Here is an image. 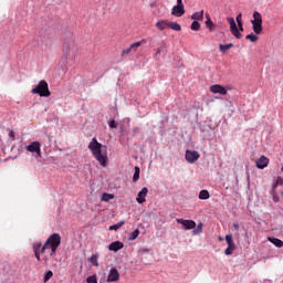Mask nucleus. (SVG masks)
<instances>
[{
	"mask_svg": "<svg viewBox=\"0 0 283 283\" xmlns=\"http://www.w3.org/2000/svg\"><path fill=\"white\" fill-rule=\"evenodd\" d=\"M118 229L120 228L118 227L117 223L109 227V231H118Z\"/></svg>",
	"mask_w": 283,
	"mask_h": 283,
	"instance_id": "40",
	"label": "nucleus"
},
{
	"mask_svg": "<svg viewBox=\"0 0 283 283\" xmlns=\"http://www.w3.org/2000/svg\"><path fill=\"white\" fill-rule=\"evenodd\" d=\"M76 52H78V48L76 46V42H74V40H69L64 43L63 54L65 59H74L76 56Z\"/></svg>",
	"mask_w": 283,
	"mask_h": 283,
	"instance_id": "4",
	"label": "nucleus"
},
{
	"mask_svg": "<svg viewBox=\"0 0 283 283\" xmlns=\"http://www.w3.org/2000/svg\"><path fill=\"white\" fill-rule=\"evenodd\" d=\"M219 240H220V242H222L223 239L221 237H219Z\"/></svg>",
	"mask_w": 283,
	"mask_h": 283,
	"instance_id": "51",
	"label": "nucleus"
},
{
	"mask_svg": "<svg viewBox=\"0 0 283 283\" xmlns=\"http://www.w3.org/2000/svg\"><path fill=\"white\" fill-rule=\"evenodd\" d=\"M160 52H161L160 49H157V52L155 55L158 56V54H160Z\"/></svg>",
	"mask_w": 283,
	"mask_h": 283,
	"instance_id": "49",
	"label": "nucleus"
},
{
	"mask_svg": "<svg viewBox=\"0 0 283 283\" xmlns=\"http://www.w3.org/2000/svg\"><path fill=\"white\" fill-rule=\"evenodd\" d=\"M281 171L283 172V167L281 168Z\"/></svg>",
	"mask_w": 283,
	"mask_h": 283,
	"instance_id": "52",
	"label": "nucleus"
},
{
	"mask_svg": "<svg viewBox=\"0 0 283 283\" xmlns=\"http://www.w3.org/2000/svg\"><path fill=\"white\" fill-rule=\"evenodd\" d=\"M256 167L258 169H265V167H269V158L266 156H262L256 160Z\"/></svg>",
	"mask_w": 283,
	"mask_h": 283,
	"instance_id": "15",
	"label": "nucleus"
},
{
	"mask_svg": "<svg viewBox=\"0 0 283 283\" xmlns=\"http://www.w3.org/2000/svg\"><path fill=\"white\" fill-rule=\"evenodd\" d=\"M117 227L120 229V227H123V224H125V221H119L118 223H116Z\"/></svg>",
	"mask_w": 283,
	"mask_h": 283,
	"instance_id": "47",
	"label": "nucleus"
},
{
	"mask_svg": "<svg viewBox=\"0 0 283 283\" xmlns=\"http://www.w3.org/2000/svg\"><path fill=\"white\" fill-rule=\"evenodd\" d=\"M117 227L120 229V227H123V224H125V221H119L118 223H116Z\"/></svg>",
	"mask_w": 283,
	"mask_h": 283,
	"instance_id": "46",
	"label": "nucleus"
},
{
	"mask_svg": "<svg viewBox=\"0 0 283 283\" xmlns=\"http://www.w3.org/2000/svg\"><path fill=\"white\" fill-rule=\"evenodd\" d=\"M108 125H109L111 129H116V127H118V123H116V120H114V119L111 120Z\"/></svg>",
	"mask_w": 283,
	"mask_h": 283,
	"instance_id": "36",
	"label": "nucleus"
},
{
	"mask_svg": "<svg viewBox=\"0 0 283 283\" xmlns=\"http://www.w3.org/2000/svg\"><path fill=\"white\" fill-rule=\"evenodd\" d=\"M237 23H238V25H241V23H242V13H239L237 15Z\"/></svg>",
	"mask_w": 283,
	"mask_h": 283,
	"instance_id": "39",
	"label": "nucleus"
},
{
	"mask_svg": "<svg viewBox=\"0 0 283 283\" xmlns=\"http://www.w3.org/2000/svg\"><path fill=\"white\" fill-rule=\"evenodd\" d=\"M27 151L41 156V143L32 142L30 145L27 146Z\"/></svg>",
	"mask_w": 283,
	"mask_h": 283,
	"instance_id": "8",
	"label": "nucleus"
},
{
	"mask_svg": "<svg viewBox=\"0 0 283 283\" xmlns=\"http://www.w3.org/2000/svg\"><path fill=\"white\" fill-rule=\"evenodd\" d=\"M88 149L102 167H107V146H103V144L98 143L96 137H94L88 144Z\"/></svg>",
	"mask_w": 283,
	"mask_h": 283,
	"instance_id": "1",
	"label": "nucleus"
},
{
	"mask_svg": "<svg viewBox=\"0 0 283 283\" xmlns=\"http://www.w3.org/2000/svg\"><path fill=\"white\" fill-rule=\"evenodd\" d=\"M140 45H143L142 42H135V43L130 44V49L134 50V52H136L138 50V48H140Z\"/></svg>",
	"mask_w": 283,
	"mask_h": 283,
	"instance_id": "33",
	"label": "nucleus"
},
{
	"mask_svg": "<svg viewBox=\"0 0 283 283\" xmlns=\"http://www.w3.org/2000/svg\"><path fill=\"white\" fill-rule=\"evenodd\" d=\"M210 195H209V190H201L199 192V200H209Z\"/></svg>",
	"mask_w": 283,
	"mask_h": 283,
	"instance_id": "24",
	"label": "nucleus"
},
{
	"mask_svg": "<svg viewBox=\"0 0 283 283\" xmlns=\"http://www.w3.org/2000/svg\"><path fill=\"white\" fill-rule=\"evenodd\" d=\"M54 273L52 271H48L44 275V282L50 281Z\"/></svg>",
	"mask_w": 283,
	"mask_h": 283,
	"instance_id": "34",
	"label": "nucleus"
},
{
	"mask_svg": "<svg viewBox=\"0 0 283 283\" xmlns=\"http://www.w3.org/2000/svg\"><path fill=\"white\" fill-rule=\"evenodd\" d=\"M41 243H33L32 249H33V253H41Z\"/></svg>",
	"mask_w": 283,
	"mask_h": 283,
	"instance_id": "30",
	"label": "nucleus"
},
{
	"mask_svg": "<svg viewBox=\"0 0 283 283\" xmlns=\"http://www.w3.org/2000/svg\"><path fill=\"white\" fill-rule=\"evenodd\" d=\"M191 30H193L195 32H198L200 30V22H198L197 20H193V22L191 23Z\"/></svg>",
	"mask_w": 283,
	"mask_h": 283,
	"instance_id": "29",
	"label": "nucleus"
},
{
	"mask_svg": "<svg viewBox=\"0 0 283 283\" xmlns=\"http://www.w3.org/2000/svg\"><path fill=\"white\" fill-rule=\"evenodd\" d=\"M206 25L208 28V30H213V28L216 27V24H213V21L211 20V15H209V13L206 14Z\"/></svg>",
	"mask_w": 283,
	"mask_h": 283,
	"instance_id": "20",
	"label": "nucleus"
},
{
	"mask_svg": "<svg viewBox=\"0 0 283 283\" xmlns=\"http://www.w3.org/2000/svg\"><path fill=\"white\" fill-rule=\"evenodd\" d=\"M133 132H134V134L136 135V134H138V132H140V128H139V127H134V128H133Z\"/></svg>",
	"mask_w": 283,
	"mask_h": 283,
	"instance_id": "43",
	"label": "nucleus"
},
{
	"mask_svg": "<svg viewBox=\"0 0 283 283\" xmlns=\"http://www.w3.org/2000/svg\"><path fill=\"white\" fill-rule=\"evenodd\" d=\"M168 28L175 32H180V30H182V27H180L178 22H168Z\"/></svg>",
	"mask_w": 283,
	"mask_h": 283,
	"instance_id": "19",
	"label": "nucleus"
},
{
	"mask_svg": "<svg viewBox=\"0 0 283 283\" xmlns=\"http://www.w3.org/2000/svg\"><path fill=\"white\" fill-rule=\"evenodd\" d=\"M46 249H50V248L46 245V243H44L43 245H41V248H40V254L45 253V250H46Z\"/></svg>",
	"mask_w": 283,
	"mask_h": 283,
	"instance_id": "38",
	"label": "nucleus"
},
{
	"mask_svg": "<svg viewBox=\"0 0 283 283\" xmlns=\"http://www.w3.org/2000/svg\"><path fill=\"white\" fill-rule=\"evenodd\" d=\"M210 92L212 94H220L221 96H227V88L220 84H214L210 86Z\"/></svg>",
	"mask_w": 283,
	"mask_h": 283,
	"instance_id": "9",
	"label": "nucleus"
},
{
	"mask_svg": "<svg viewBox=\"0 0 283 283\" xmlns=\"http://www.w3.org/2000/svg\"><path fill=\"white\" fill-rule=\"evenodd\" d=\"M226 242L228 244V248L226 249L224 253L227 255H232V253L235 251V243H233V237L231 234H227Z\"/></svg>",
	"mask_w": 283,
	"mask_h": 283,
	"instance_id": "7",
	"label": "nucleus"
},
{
	"mask_svg": "<svg viewBox=\"0 0 283 283\" xmlns=\"http://www.w3.org/2000/svg\"><path fill=\"white\" fill-rule=\"evenodd\" d=\"M130 53H132V46L124 49L122 51V56H127V54H130Z\"/></svg>",
	"mask_w": 283,
	"mask_h": 283,
	"instance_id": "35",
	"label": "nucleus"
},
{
	"mask_svg": "<svg viewBox=\"0 0 283 283\" xmlns=\"http://www.w3.org/2000/svg\"><path fill=\"white\" fill-rule=\"evenodd\" d=\"M282 185H283V178L282 177H277L274 187H280Z\"/></svg>",
	"mask_w": 283,
	"mask_h": 283,
	"instance_id": "37",
	"label": "nucleus"
},
{
	"mask_svg": "<svg viewBox=\"0 0 283 283\" xmlns=\"http://www.w3.org/2000/svg\"><path fill=\"white\" fill-rule=\"evenodd\" d=\"M273 200H274V202H280V197H277V196H273Z\"/></svg>",
	"mask_w": 283,
	"mask_h": 283,
	"instance_id": "45",
	"label": "nucleus"
},
{
	"mask_svg": "<svg viewBox=\"0 0 283 283\" xmlns=\"http://www.w3.org/2000/svg\"><path fill=\"white\" fill-rule=\"evenodd\" d=\"M10 136H14V133H13V132H11V133H10Z\"/></svg>",
	"mask_w": 283,
	"mask_h": 283,
	"instance_id": "50",
	"label": "nucleus"
},
{
	"mask_svg": "<svg viewBox=\"0 0 283 283\" xmlns=\"http://www.w3.org/2000/svg\"><path fill=\"white\" fill-rule=\"evenodd\" d=\"M44 244H46V247L51 250L50 256L54 258V255H56V250L59 249V247H61V234L59 233L51 234L46 239Z\"/></svg>",
	"mask_w": 283,
	"mask_h": 283,
	"instance_id": "2",
	"label": "nucleus"
},
{
	"mask_svg": "<svg viewBox=\"0 0 283 283\" xmlns=\"http://www.w3.org/2000/svg\"><path fill=\"white\" fill-rule=\"evenodd\" d=\"M140 179V168L138 166L135 167V172H134V176H133V180L134 182H137V180Z\"/></svg>",
	"mask_w": 283,
	"mask_h": 283,
	"instance_id": "25",
	"label": "nucleus"
},
{
	"mask_svg": "<svg viewBox=\"0 0 283 283\" xmlns=\"http://www.w3.org/2000/svg\"><path fill=\"white\" fill-rule=\"evenodd\" d=\"M231 48H233V43H229V44H219V50L220 52H222L223 54L228 52V50H231Z\"/></svg>",
	"mask_w": 283,
	"mask_h": 283,
	"instance_id": "21",
	"label": "nucleus"
},
{
	"mask_svg": "<svg viewBox=\"0 0 283 283\" xmlns=\"http://www.w3.org/2000/svg\"><path fill=\"white\" fill-rule=\"evenodd\" d=\"M86 283H98V280L96 279V275L87 276Z\"/></svg>",
	"mask_w": 283,
	"mask_h": 283,
	"instance_id": "32",
	"label": "nucleus"
},
{
	"mask_svg": "<svg viewBox=\"0 0 283 283\" xmlns=\"http://www.w3.org/2000/svg\"><path fill=\"white\" fill-rule=\"evenodd\" d=\"M228 23H230V32L233 34L235 39H242V33L238 29V24H235V20L233 18H227Z\"/></svg>",
	"mask_w": 283,
	"mask_h": 283,
	"instance_id": "6",
	"label": "nucleus"
},
{
	"mask_svg": "<svg viewBox=\"0 0 283 283\" xmlns=\"http://www.w3.org/2000/svg\"><path fill=\"white\" fill-rule=\"evenodd\" d=\"M200 158V154L196 150H186V160L190 164L196 163Z\"/></svg>",
	"mask_w": 283,
	"mask_h": 283,
	"instance_id": "10",
	"label": "nucleus"
},
{
	"mask_svg": "<svg viewBox=\"0 0 283 283\" xmlns=\"http://www.w3.org/2000/svg\"><path fill=\"white\" fill-rule=\"evenodd\" d=\"M123 247H125V244L123 242L115 241L108 245V251H114L116 253L117 251H120V249H123Z\"/></svg>",
	"mask_w": 283,
	"mask_h": 283,
	"instance_id": "16",
	"label": "nucleus"
},
{
	"mask_svg": "<svg viewBox=\"0 0 283 283\" xmlns=\"http://www.w3.org/2000/svg\"><path fill=\"white\" fill-rule=\"evenodd\" d=\"M282 196H283V191H282Z\"/></svg>",
	"mask_w": 283,
	"mask_h": 283,
	"instance_id": "53",
	"label": "nucleus"
},
{
	"mask_svg": "<svg viewBox=\"0 0 283 283\" xmlns=\"http://www.w3.org/2000/svg\"><path fill=\"white\" fill-rule=\"evenodd\" d=\"M120 280V273H118V270L116 268L111 269L107 282H118Z\"/></svg>",
	"mask_w": 283,
	"mask_h": 283,
	"instance_id": "12",
	"label": "nucleus"
},
{
	"mask_svg": "<svg viewBox=\"0 0 283 283\" xmlns=\"http://www.w3.org/2000/svg\"><path fill=\"white\" fill-rule=\"evenodd\" d=\"M245 39L248 41H250L251 43H258V35L253 34V33H250L245 36Z\"/></svg>",
	"mask_w": 283,
	"mask_h": 283,
	"instance_id": "27",
	"label": "nucleus"
},
{
	"mask_svg": "<svg viewBox=\"0 0 283 283\" xmlns=\"http://www.w3.org/2000/svg\"><path fill=\"white\" fill-rule=\"evenodd\" d=\"M34 256L38 260V262H41V252H34Z\"/></svg>",
	"mask_w": 283,
	"mask_h": 283,
	"instance_id": "41",
	"label": "nucleus"
},
{
	"mask_svg": "<svg viewBox=\"0 0 283 283\" xmlns=\"http://www.w3.org/2000/svg\"><path fill=\"white\" fill-rule=\"evenodd\" d=\"M156 28L160 31L167 30V28H169V22L167 20L158 21L156 22Z\"/></svg>",
	"mask_w": 283,
	"mask_h": 283,
	"instance_id": "17",
	"label": "nucleus"
},
{
	"mask_svg": "<svg viewBox=\"0 0 283 283\" xmlns=\"http://www.w3.org/2000/svg\"><path fill=\"white\" fill-rule=\"evenodd\" d=\"M202 232V223H199L197 228L192 231L195 235H198Z\"/></svg>",
	"mask_w": 283,
	"mask_h": 283,
	"instance_id": "31",
	"label": "nucleus"
},
{
	"mask_svg": "<svg viewBox=\"0 0 283 283\" xmlns=\"http://www.w3.org/2000/svg\"><path fill=\"white\" fill-rule=\"evenodd\" d=\"M269 240L274 244V247H277V249H282L283 241L277 238H269Z\"/></svg>",
	"mask_w": 283,
	"mask_h": 283,
	"instance_id": "22",
	"label": "nucleus"
},
{
	"mask_svg": "<svg viewBox=\"0 0 283 283\" xmlns=\"http://www.w3.org/2000/svg\"><path fill=\"white\" fill-rule=\"evenodd\" d=\"M102 202H109V200H114V195L104 192L101 198Z\"/></svg>",
	"mask_w": 283,
	"mask_h": 283,
	"instance_id": "23",
	"label": "nucleus"
},
{
	"mask_svg": "<svg viewBox=\"0 0 283 283\" xmlns=\"http://www.w3.org/2000/svg\"><path fill=\"white\" fill-rule=\"evenodd\" d=\"M147 193H149V189L147 187H144L137 195V202L138 205H143L146 202Z\"/></svg>",
	"mask_w": 283,
	"mask_h": 283,
	"instance_id": "13",
	"label": "nucleus"
},
{
	"mask_svg": "<svg viewBox=\"0 0 283 283\" xmlns=\"http://www.w3.org/2000/svg\"><path fill=\"white\" fill-rule=\"evenodd\" d=\"M172 17H182L185 14V6L182 4H176L171 9Z\"/></svg>",
	"mask_w": 283,
	"mask_h": 283,
	"instance_id": "14",
	"label": "nucleus"
},
{
	"mask_svg": "<svg viewBox=\"0 0 283 283\" xmlns=\"http://www.w3.org/2000/svg\"><path fill=\"white\" fill-rule=\"evenodd\" d=\"M192 21H202V19H205V11H199V12H195L191 15Z\"/></svg>",
	"mask_w": 283,
	"mask_h": 283,
	"instance_id": "18",
	"label": "nucleus"
},
{
	"mask_svg": "<svg viewBox=\"0 0 283 283\" xmlns=\"http://www.w3.org/2000/svg\"><path fill=\"white\" fill-rule=\"evenodd\" d=\"M251 23L254 34H262V31L264 30V28L262 27V13L254 11Z\"/></svg>",
	"mask_w": 283,
	"mask_h": 283,
	"instance_id": "5",
	"label": "nucleus"
},
{
	"mask_svg": "<svg viewBox=\"0 0 283 283\" xmlns=\"http://www.w3.org/2000/svg\"><path fill=\"white\" fill-rule=\"evenodd\" d=\"M90 262L93 264V266H98V253L93 254L90 258Z\"/></svg>",
	"mask_w": 283,
	"mask_h": 283,
	"instance_id": "26",
	"label": "nucleus"
},
{
	"mask_svg": "<svg viewBox=\"0 0 283 283\" xmlns=\"http://www.w3.org/2000/svg\"><path fill=\"white\" fill-rule=\"evenodd\" d=\"M232 227L235 231H240V224L233 223Z\"/></svg>",
	"mask_w": 283,
	"mask_h": 283,
	"instance_id": "42",
	"label": "nucleus"
},
{
	"mask_svg": "<svg viewBox=\"0 0 283 283\" xmlns=\"http://www.w3.org/2000/svg\"><path fill=\"white\" fill-rule=\"evenodd\" d=\"M177 6H185V4L182 3V0H177Z\"/></svg>",
	"mask_w": 283,
	"mask_h": 283,
	"instance_id": "48",
	"label": "nucleus"
},
{
	"mask_svg": "<svg viewBox=\"0 0 283 283\" xmlns=\"http://www.w3.org/2000/svg\"><path fill=\"white\" fill-rule=\"evenodd\" d=\"M239 25V31L240 32H244V27H243V24L241 23V24H238Z\"/></svg>",
	"mask_w": 283,
	"mask_h": 283,
	"instance_id": "44",
	"label": "nucleus"
},
{
	"mask_svg": "<svg viewBox=\"0 0 283 283\" xmlns=\"http://www.w3.org/2000/svg\"><path fill=\"white\" fill-rule=\"evenodd\" d=\"M138 235H140V230L136 229L135 231L132 232L128 240L134 241L136 240V238H138Z\"/></svg>",
	"mask_w": 283,
	"mask_h": 283,
	"instance_id": "28",
	"label": "nucleus"
},
{
	"mask_svg": "<svg viewBox=\"0 0 283 283\" xmlns=\"http://www.w3.org/2000/svg\"><path fill=\"white\" fill-rule=\"evenodd\" d=\"M31 94H39V96L48 98L52 96V92H50V86L45 80L39 82V84L32 88Z\"/></svg>",
	"mask_w": 283,
	"mask_h": 283,
	"instance_id": "3",
	"label": "nucleus"
},
{
	"mask_svg": "<svg viewBox=\"0 0 283 283\" xmlns=\"http://www.w3.org/2000/svg\"><path fill=\"white\" fill-rule=\"evenodd\" d=\"M178 224H182V227L189 231L191 229H196V221L193 220H185V219H177Z\"/></svg>",
	"mask_w": 283,
	"mask_h": 283,
	"instance_id": "11",
	"label": "nucleus"
}]
</instances>
